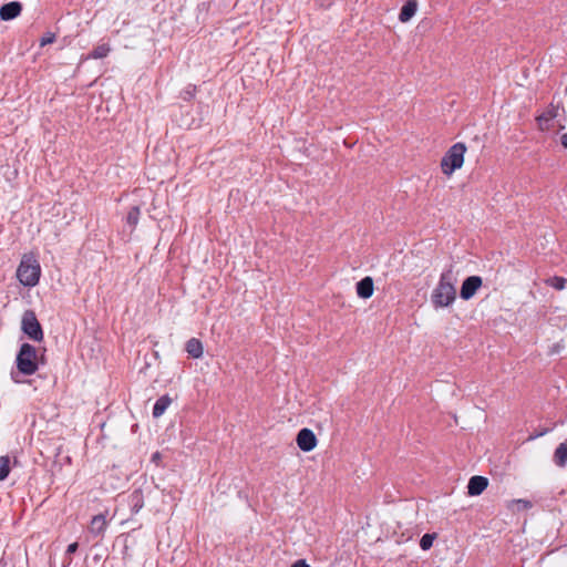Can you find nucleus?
<instances>
[{
	"instance_id": "obj_7",
	"label": "nucleus",
	"mask_w": 567,
	"mask_h": 567,
	"mask_svg": "<svg viewBox=\"0 0 567 567\" xmlns=\"http://www.w3.org/2000/svg\"><path fill=\"white\" fill-rule=\"evenodd\" d=\"M483 280L480 276L467 277L461 287L460 297L463 300H470L481 288Z\"/></svg>"
},
{
	"instance_id": "obj_4",
	"label": "nucleus",
	"mask_w": 567,
	"mask_h": 567,
	"mask_svg": "<svg viewBox=\"0 0 567 567\" xmlns=\"http://www.w3.org/2000/svg\"><path fill=\"white\" fill-rule=\"evenodd\" d=\"M17 368L25 375H31L37 371V350L33 346L23 343L20 347L17 355Z\"/></svg>"
},
{
	"instance_id": "obj_3",
	"label": "nucleus",
	"mask_w": 567,
	"mask_h": 567,
	"mask_svg": "<svg viewBox=\"0 0 567 567\" xmlns=\"http://www.w3.org/2000/svg\"><path fill=\"white\" fill-rule=\"evenodd\" d=\"M465 152L466 146L464 143H456L452 145L441 161L443 174L450 176L454 171L461 168L464 163Z\"/></svg>"
},
{
	"instance_id": "obj_11",
	"label": "nucleus",
	"mask_w": 567,
	"mask_h": 567,
	"mask_svg": "<svg viewBox=\"0 0 567 567\" xmlns=\"http://www.w3.org/2000/svg\"><path fill=\"white\" fill-rule=\"evenodd\" d=\"M357 295L360 298L368 299L373 295V279L371 277H364L357 282Z\"/></svg>"
},
{
	"instance_id": "obj_20",
	"label": "nucleus",
	"mask_w": 567,
	"mask_h": 567,
	"mask_svg": "<svg viewBox=\"0 0 567 567\" xmlns=\"http://www.w3.org/2000/svg\"><path fill=\"white\" fill-rule=\"evenodd\" d=\"M566 282L567 280L565 278L558 276H554L545 280L546 285L553 287L556 290L565 289Z\"/></svg>"
},
{
	"instance_id": "obj_29",
	"label": "nucleus",
	"mask_w": 567,
	"mask_h": 567,
	"mask_svg": "<svg viewBox=\"0 0 567 567\" xmlns=\"http://www.w3.org/2000/svg\"><path fill=\"white\" fill-rule=\"evenodd\" d=\"M518 503H522L523 506L527 507L529 505V502L519 499Z\"/></svg>"
},
{
	"instance_id": "obj_21",
	"label": "nucleus",
	"mask_w": 567,
	"mask_h": 567,
	"mask_svg": "<svg viewBox=\"0 0 567 567\" xmlns=\"http://www.w3.org/2000/svg\"><path fill=\"white\" fill-rule=\"evenodd\" d=\"M10 473V458L9 456L0 457V481L7 478Z\"/></svg>"
},
{
	"instance_id": "obj_9",
	"label": "nucleus",
	"mask_w": 567,
	"mask_h": 567,
	"mask_svg": "<svg viewBox=\"0 0 567 567\" xmlns=\"http://www.w3.org/2000/svg\"><path fill=\"white\" fill-rule=\"evenodd\" d=\"M488 485V480L484 476L475 475L470 478L467 484V493L471 496H477L484 492Z\"/></svg>"
},
{
	"instance_id": "obj_30",
	"label": "nucleus",
	"mask_w": 567,
	"mask_h": 567,
	"mask_svg": "<svg viewBox=\"0 0 567 567\" xmlns=\"http://www.w3.org/2000/svg\"><path fill=\"white\" fill-rule=\"evenodd\" d=\"M558 128H559V130H564V128H565V125H564V124H559V125H558Z\"/></svg>"
},
{
	"instance_id": "obj_23",
	"label": "nucleus",
	"mask_w": 567,
	"mask_h": 567,
	"mask_svg": "<svg viewBox=\"0 0 567 567\" xmlns=\"http://www.w3.org/2000/svg\"><path fill=\"white\" fill-rule=\"evenodd\" d=\"M549 432L548 429H543L540 431H538L537 433H534V434H530L528 440L532 441V440H535L537 437H540V436H544L545 434H547Z\"/></svg>"
},
{
	"instance_id": "obj_1",
	"label": "nucleus",
	"mask_w": 567,
	"mask_h": 567,
	"mask_svg": "<svg viewBox=\"0 0 567 567\" xmlns=\"http://www.w3.org/2000/svg\"><path fill=\"white\" fill-rule=\"evenodd\" d=\"M455 281L452 268L441 274L439 284L431 295V301L436 309L449 307L455 301Z\"/></svg>"
},
{
	"instance_id": "obj_18",
	"label": "nucleus",
	"mask_w": 567,
	"mask_h": 567,
	"mask_svg": "<svg viewBox=\"0 0 567 567\" xmlns=\"http://www.w3.org/2000/svg\"><path fill=\"white\" fill-rule=\"evenodd\" d=\"M110 51H111L110 45L106 43H103V44L96 47L91 53H89L86 59H102V58H105Z\"/></svg>"
},
{
	"instance_id": "obj_25",
	"label": "nucleus",
	"mask_w": 567,
	"mask_h": 567,
	"mask_svg": "<svg viewBox=\"0 0 567 567\" xmlns=\"http://www.w3.org/2000/svg\"><path fill=\"white\" fill-rule=\"evenodd\" d=\"M55 38H41L40 47L43 48L48 44L53 43Z\"/></svg>"
},
{
	"instance_id": "obj_10",
	"label": "nucleus",
	"mask_w": 567,
	"mask_h": 567,
	"mask_svg": "<svg viewBox=\"0 0 567 567\" xmlns=\"http://www.w3.org/2000/svg\"><path fill=\"white\" fill-rule=\"evenodd\" d=\"M21 10L22 6L20 2L12 1L6 3L0 8V19L4 21L14 19L21 13Z\"/></svg>"
},
{
	"instance_id": "obj_22",
	"label": "nucleus",
	"mask_w": 567,
	"mask_h": 567,
	"mask_svg": "<svg viewBox=\"0 0 567 567\" xmlns=\"http://www.w3.org/2000/svg\"><path fill=\"white\" fill-rule=\"evenodd\" d=\"M436 538V534L435 533H426L422 536V538L420 539V547L423 549V550H429L432 545H433V542L434 539Z\"/></svg>"
},
{
	"instance_id": "obj_8",
	"label": "nucleus",
	"mask_w": 567,
	"mask_h": 567,
	"mask_svg": "<svg viewBox=\"0 0 567 567\" xmlns=\"http://www.w3.org/2000/svg\"><path fill=\"white\" fill-rule=\"evenodd\" d=\"M298 447L303 452L312 451L317 445V437L310 429H301L296 439Z\"/></svg>"
},
{
	"instance_id": "obj_12",
	"label": "nucleus",
	"mask_w": 567,
	"mask_h": 567,
	"mask_svg": "<svg viewBox=\"0 0 567 567\" xmlns=\"http://www.w3.org/2000/svg\"><path fill=\"white\" fill-rule=\"evenodd\" d=\"M107 526L106 518L103 514L95 515L90 524L89 530L95 536L103 535Z\"/></svg>"
},
{
	"instance_id": "obj_19",
	"label": "nucleus",
	"mask_w": 567,
	"mask_h": 567,
	"mask_svg": "<svg viewBox=\"0 0 567 567\" xmlns=\"http://www.w3.org/2000/svg\"><path fill=\"white\" fill-rule=\"evenodd\" d=\"M141 215V209L138 206H133L126 216V223L133 228L137 225Z\"/></svg>"
},
{
	"instance_id": "obj_5",
	"label": "nucleus",
	"mask_w": 567,
	"mask_h": 567,
	"mask_svg": "<svg viewBox=\"0 0 567 567\" xmlns=\"http://www.w3.org/2000/svg\"><path fill=\"white\" fill-rule=\"evenodd\" d=\"M21 329L33 341H41L43 339L42 327L32 310L24 311L21 320Z\"/></svg>"
},
{
	"instance_id": "obj_16",
	"label": "nucleus",
	"mask_w": 567,
	"mask_h": 567,
	"mask_svg": "<svg viewBox=\"0 0 567 567\" xmlns=\"http://www.w3.org/2000/svg\"><path fill=\"white\" fill-rule=\"evenodd\" d=\"M172 399L168 395H162L158 398L153 406V416L159 417L162 416L167 408L171 405Z\"/></svg>"
},
{
	"instance_id": "obj_24",
	"label": "nucleus",
	"mask_w": 567,
	"mask_h": 567,
	"mask_svg": "<svg viewBox=\"0 0 567 567\" xmlns=\"http://www.w3.org/2000/svg\"><path fill=\"white\" fill-rule=\"evenodd\" d=\"M79 548V544L76 542L70 544L66 548V555L74 554Z\"/></svg>"
},
{
	"instance_id": "obj_15",
	"label": "nucleus",
	"mask_w": 567,
	"mask_h": 567,
	"mask_svg": "<svg viewBox=\"0 0 567 567\" xmlns=\"http://www.w3.org/2000/svg\"><path fill=\"white\" fill-rule=\"evenodd\" d=\"M186 352L194 359H198L203 355V343L197 338H192L186 342Z\"/></svg>"
},
{
	"instance_id": "obj_28",
	"label": "nucleus",
	"mask_w": 567,
	"mask_h": 567,
	"mask_svg": "<svg viewBox=\"0 0 567 567\" xmlns=\"http://www.w3.org/2000/svg\"><path fill=\"white\" fill-rule=\"evenodd\" d=\"M560 143L561 145L567 148V133H564L561 136H560Z\"/></svg>"
},
{
	"instance_id": "obj_17",
	"label": "nucleus",
	"mask_w": 567,
	"mask_h": 567,
	"mask_svg": "<svg viewBox=\"0 0 567 567\" xmlns=\"http://www.w3.org/2000/svg\"><path fill=\"white\" fill-rule=\"evenodd\" d=\"M417 3L414 0L408 1L401 9L399 18L402 22L409 21L416 12Z\"/></svg>"
},
{
	"instance_id": "obj_6",
	"label": "nucleus",
	"mask_w": 567,
	"mask_h": 567,
	"mask_svg": "<svg viewBox=\"0 0 567 567\" xmlns=\"http://www.w3.org/2000/svg\"><path fill=\"white\" fill-rule=\"evenodd\" d=\"M565 112V109L560 104L550 103L549 106L536 117L539 130H550L551 121L559 116V111Z\"/></svg>"
},
{
	"instance_id": "obj_2",
	"label": "nucleus",
	"mask_w": 567,
	"mask_h": 567,
	"mask_svg": "<svg viewBox=\"0 0 567 567\" xmlns=\"http://www.w3.org/2000/svg\"><path fill=\"white\" fill-rule=\"evenodd\" d=\"M41 275L40 264L32 256H23L17 269L19 281L25 287L38 285Z\"/></svg>"
},
{
	"instance_id": "obj_27",
	"label": "nucleus",
	"mask_w": 567,
	"mask_h": 567,
	"mask_svg": "<svg viewBox=\"0 0 567 567\" xmlns=\"http://www.w3.org/2000/svg\"><path fill=\"white\" fill-rule=\"evenodd\" d=\"M195 86L192 90H186L184 92V100H190L194 96Z\"/></svg>"
},
{
	"instance_id": "obj_13",
	"label": "nucleus",
	"mask_w": 567,
	"mask_h": 567,
	"mask_svg": "<svg viewBox=\"0 0 567 567\" xmlns=\"http://www.w3.org/2000/svg\"><path fill=\"white\" fill-rule=\"evenodd\" d=\"M553 461L558 467L566 466V464H567V439L556 447V450L554 452Z\"/></svg>"
},
{
	"instance_id": "obj_14",
	"label": "nucleus",
	"mask_w": 567,
	"mask_h": 567,
	"mask_svg": "<svg viewBox=\"0 0 567 567\" xmlns=\"http://www.w3.org/2000/svg\"><path fill=\"white\" fill-rule=\"evenodd\" d=\"M131 512L137 514L144 506V496L141 489L133 491L128 496Z\"/></svg>"
},
{
	"instance_id": "obj_26",
	"label": "nucleus",
	"mask_w": 567,
	"mask_h": 567,
	"mask_svg": "<svg viewBox=\"0 0 567 567\" xmlns=\"http://www.w3.org/2000/svg\"><path fill=\"white\" fill-rule=\"evenodd\" d=\"M291 567H311L309 564L306 563L305 559H299L295 561Z\"/></svg>"
}]
</instances>
